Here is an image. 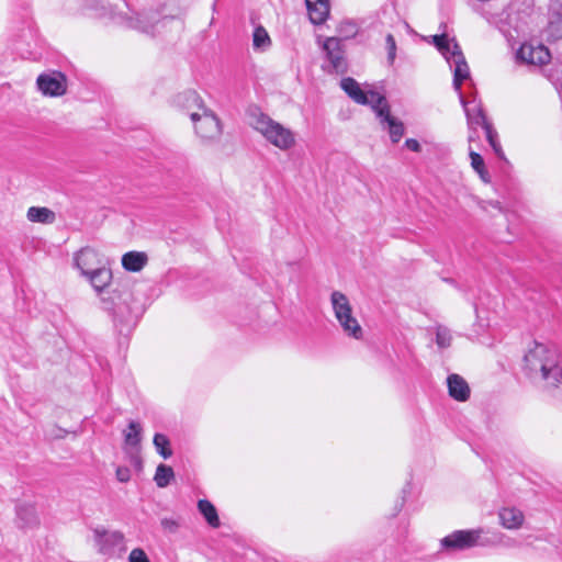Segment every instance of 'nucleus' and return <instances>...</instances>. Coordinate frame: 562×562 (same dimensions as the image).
Masks as SVG:
<instances>
[{"label":"nucleus","mask_w":562,"mask_h":562,"mask_svg":"<svg viewBox=\"0 0 562 562\" xmlns=\"http://www.w3.org/2000/svg\"><path fill=\"white\" fill-rule=\"evenodd\" d=\"M198 509L203 515V517L211 527H220L221 522L217 515V510L211 502H209L207 499H200L198 502Z\"/></svg>","instance_id":"24"},{"label":"nucleus","mask_w":562,"mask_h":562,"mask_svg":"<svg viewBox=\"0 0 562 562\" xmlns=\"http://www.w3.org/2000/svg\"><path fill=\"white\" fill-rule=\"evenodd\" d=\"M387 59L392 64L396 56V43L392 34H387L385 38Z\"/></svg>","instance_id":"35"},{"label":"nucleus","mask_w":562,"mask_h":562,"mask_svg":"<svg viewBox=\"0 0 562 562\" xmlns=\"http://www.w3.org/2000/svg\"><path fill=\"white\" fill-rule=\"evenodd\" d=\"M26 217L30 222L53 224L56 220L55 213L48 207L31 206L27 210Z\"/></svg>","instance_id":"23"},{"label":"nucleus","mask_w":562,"mask_h":562,"mask_svg":"<svg viewBox=\"0 0 562 562\" xmlns=\"http://www.w3.org/2000/svg\"><path fill=\"white\" fill-rule=\"evenodd\" d=\"M524 370L531 380L543 382L553 396L562 400V363L555 349L535 342L524 357Z\"/></svg>","instance_id":"1"},{"label":"nucleus","mask_w":562,"mask_h":562,"mask_svg":"<svg viewBox=\"0 0 562 562\" xmlns=\"http://www.w3.org/2000/svg\"><path fill=\"white\" fill-rule=\"evenodd\" d=\"M482 529L456 530L443 537L440 541L441 548L447 551H463L475 546H488L502 543L503 535L496 540H481Z\"/></svg>","instance_id":"5"},{"label":"nucleus","mask_w":562,"mask_h":562,"mask_svg":"<svg viewBox=\"0 0 562 562\" xmlns=\"http://www.w3.org/2000/svg\"><path fill=\"white\" fill-rule=\"evenodd\" d=\"M379 108L375 113L383 130H387L392 143H398L404 135V124L398 119L391 115L390 105L386 102L384 105H376Z\"/></svg>","instance_id":"12"},{"label":"nucleus","mask_w":562,"mask_h":562,"mask_svg":"<svg viewBox=\"0 0 562 562\" xmlns=\"http://www.w3.org/2000/svg\"><path fill=\"white\" fill-rule=\"evenodd\" d=\"M446 60L453 70V88L460 95V93H462V82L470 78V68L459 44L456 41H453L451 54L446 58Z\"/></svg>","instance_id":"8"},{"label":"nucleus","mask_w":562,"mask_h":562,"mask_svg":"<svg viewBox=\"0 0 562 562\" xmlns=\"http://www.w3.org/2000/svg\"><path fill=\"white\" fill-rule=\"evenodd\" d=\"M131 25L147 34H151L154 32V24L150 22L148 14H139L131 22Z\"/></svg>","instance_id":"33"},{"label":"nucleus","mask_w":562,"mask_h":562,"mask_svg":"<svg viewBox=\"0 0 562 562\" xmlns=\"http://www.w3.org/2000/svg\"><path fill=\"white\" fill-rule=\"evenodd\" d=\"M271 46V38L261 25L255 27L252 33V47L255 50L266 52Z\"/></svg>","instance_id":"25"},{"label":"nucleus","mask_w":562,"mask_h":562,"mask_svg":"<svg viewBox=\"0 0 562 562\" xmlns=\"http://www.w3.org/2000/svg\"><path fill=\"white\" fill-rule=\"evenodd\" d=\"M86 278L90 281L91 285L99 295L105 290L110 289L113 276L111 269L102 266L101 268L87 274Z\"/></svg>","instance_id":"19"},{"label":"nucleus","mask_w":562,"mask_h":562,"mask_svg":"<svg viewBox=\"0 0 562 562\" xmlns=\"http://www.w3.org/2000/svg\"><path fill=\"white\" fill-rule=\"evenodd\" d=\"M252 126L267 142L281 150H288L295 145L294 133L263 113L254 117Z\"/></svg>","instance_id":"3"},{"label":"nucleus","mask_w":562,"mask_h":562,"mask_svg":"<svg viewBox=\"0 0 562 562\" xmlns=\"http://www.w3.org/2000/svg\"><path fill=\"white\" fill-rule=\"evenodd\" d=\"M459 99L465 112L468 126L479 125L484 128L491 124L484 113L481 101L476 100V98L467 101L462 93H460Z\"/></svg>","instance_id":"15"},{"label":"nucleus","mask_w":562,"mask_h":562,"mask_svg":"<svg viewBox=\"0 0 562 562\" xmlns=\"http://www.w3.org/2000/svg\"><path fill=\"white\" fill-rule=\"evenodd\" d=\"M469 156L471 159V167L477 172L482 181L485 183L490 182V175L485 168L483 157L479 153L474 151L471 147L469 148Z\"/></svg>","instance_id":"26"},{"label":"nucleus","mask_w":562,"mask_h":562,"mask_svg":"<svg viewBox=\"0 0 562 562\" xmlns=\"http://www.w3.org/2000/svg\"><path fill=\"white\" fill-rule=\"evenodd\" d=\"M173 477L175 473L172 468L161 463L156 469L154 481L158 487L164 488L170 484Z\"/></svg>","instance_id":"27"},{"label":"nucleus","mask_w":562,"mask_h":562,"mask_svg":"<svg viewBox=\"0 0 562 562\" xmlns=\"http://www.w3.org/2000/svg\"><path fill=\"white\" fill-rule=\"evenodd\" d=\"M517 59L528 65L540 66L549 63L550 53L543 45L522 44L517 52Z\"/></svg>","instance_id":"14"},{"label":"nucleus","mask_w":562,"mask_h":562,"mask_svg":"<svg viewBox=\"0 0 562 562\" xmlns=\"http://www.w3.org/2000/svg\"><path fill=\"white\" fill-rule=\"evenodd\" d=\"M36 85L38 90L46 97H60L67 91V77L59 71L41 74Z\"/></svg>","instance_id":"10"},{"label":"nucleus","mask_w":562,"mask_h":562,"mask_svg":"<svg viewBox=\"0 0 562 562\" xmlns=\"http://www.w3.org/2000/svg\"><path fill=\"white\" fill-rule=\"evenodd\" d=\"M321 47L326 60L323 69L330 74H345L348 69V61L342 40L338 36L326 37L322 42Z\"/></svg>","instance_id":"6"},{"label":"nucleus","mask_w":562,"mask_h":562,"mask_svg":"<svg viewBox=\"0 0 562 562\" xmlns=\"http://www.w3.org/2000/svg\"><path fill=\"white\" fill-rule=\"evenodd\" d=\"M449 395L459 402H464L470 397V387L468 382L459 374H450L447 379Z\"/></svg>","instance_id":"16"},{"label":"nucleus","mask_w":562,"mask_h":562,"mask_svg":"<svg viewBox=\"0 0 562 562\" xmlns=\"http://www.w3.org/2000/svg\"><path fill=\"white\" fill-rule=\"evenodd\" d=\"M176 104L190 117L194 133L202 143L212 144L220 140L223 134L222 121L206 106L198 92L189 90L178 94Z\"/></svg>","instance_id":"2"},{"label":"nucleus","mask_w":562,"mask_h":562,"mask_svg":"<svg viewBox=\"0 0 562 562\" xmlns=\"http://www.w3.org/2000/svg\"><path fill=\"white\" fill-rule=\"evenodd\" d=\"M147 255L139 251H130L123 255L122 266L125 270L137 272L140 271L147 263Z\"/></svg>","instance_id":"22"},{"label":"nucleus","mask_w":562,"mask_h":562,"mask_svg":"<svg viewBox=\"0 0 562 562\" xmlns=\"http://www.w3.org/2000/svg\"><path fill=\"white\" fill-rule=\"evenodd\" d=\"M161 526L165 529H169L171 531H175L178 528V524L175 520L168 518L161 520Z\"/></svg>","instance_id":"40"},{"label":"nucleus","mask_w":562,"mask_h":562,"mask_svg":"<svg viewBox=\"0 0 562 562\" xmlns=\"http://www.w3.org/2000/svg\"><path fill=\"white\" fill-rule=\"evenodd\" d=\"M18 517L21 520H24L26 526H30V525H33L36 522V516H35L33 507H27V506L19 507Z\"/></svg>","instance_id":"34"},{"label":"nucleus","mask_w":562,"mask_h":562,"mask_svg":"<svg viewBox=\"0 0 562 562\" xmlns=\"http://www.w3.org/2000/svg\"><path fill=\"white\" fill-rule=\"evenodd\" d=\"M143 428L137 422H130L127 428L123 431L124 445L123 450L128 454L131 462L140 468L142 460L139 457L140 441Z\"/></svg>","instance_id":"9"},{"label":"nucleus","mask_w":562,"mask_h":562,"mask_svg":"<svg viewBox=\"0 0 562 562\" xmlns=\"http://www.w3.org/2000/svg\"><path fill=\"white\" fill-rule=\"evenodd\" d=\"M453 41L454 40H448L446 34L432 36V43L438 48V50L443 55L445 58H447L451 54Z\"/></svg>","instance_id":"30"},{"label":"nucleus","mask_w":562,"mask_h":562,"mask_svg":"<svg viewBox=\"0 0 562 562\" xmlns=\"http://www.w3.org/2000/svg\"><path fill=\"white\" fill-rule=\"evenodd\" d=\"M330 303L335 317L344 333L355 339H361L363 330L358 319L352 314V306L348 297L340 291H334L330 294Z\"/></svg>","instance_id":"4"},{"label":"nucleus","mask_w":562,"mask_h":562,"mask_svg":"<svg viewBox=\"0 0 562 562\" xmlns=\"http://www.w3.org/2000/svg\"><path fill=\"white\" fill-rule=\"evenodd\" d=\"M117 481L126 483L131 480V470L127 467H119L115 471Z\"/></svg>","instance_id":"37"},{"label":"nucleus","mask_w":562,"mask_h":562,"mask_svg":"<svg viewBox=\"0 0 562 562\" xmlns=\"http://www.w3.org/2000/svg\"><path fill=\"white\" fill-rule=\"evenodd\" d=\"M102 308L110 313L115 314L116 310H121V302L123 299V292L119 288H110L99 294Z\"/></svg>","instance_id":"20"},{"label":"nucleus","mask_w":562,"mask_h":562,"mask_svg":"<svg viewBox=\"0 0 562 562\" xmlns=\"http://www.w3.org/2000/svg\"><path fill=\"white\" fill-rule=\"evenodd\" d=\"M310 20L313 24H322L329 15L328 0H305Z\"/></svg>","instance_id":"18"},{"label":"nucleus","mask_w":562,"mask_h":562,"mask_svg":"<svg viewBox=\"0 0 562 562\" xmlns=\"http://www.w3.org/2000/svg\"><path fill=\"white\" fill-rule=\"evenodd\" d=\"M548 32L554 40L562 37V2L559 0H554L550 4Z\"/></svg>","instance_id":"17"},{"label":"nucleus","mask_w":562,"mask_h":562,"mask_svg":"<svg viewBox=\"0 0 562 562\" xmlns=\"http://www.w3.org/2000/svg\"><path fill=\"white\" fill-rule=\"evenodd\" d=\"M501 525L506 529H518L524 522V514L514 507H505L498 513Z\"/></svg>","instance_id":"21"},{"label":"nucleus","mask_w":562,"mask_h":562,"mask_svg":"<svg viewBox=\"0 0 562 562\" xmlns=\"http://www.w3.org/2000/svg\"><path fill=\"white\" fill-rule=\"evenodd\" d=\"M74 262L75 267L79 269L85 277L103 266L99 252L90 247H85L77 251L74 256Z\"/></svg>","instance_id":"13"},{"label":"nucleus","mask_w":562,"mask_h":562,"mask_svg":"<svg viewBox=\"0 0 562 562\" xmlns=\"http://www.w3.org/2000/svg\"><path fill=\"white\" fill-rule=\"evenodd\" d=\"M95 541L102 554L114 555L125 550L124 536L120 531L95 530Z\"/></svg>","instance_id":"11"},{"label":"nucleus","mask_w":562,"mask_h":562,"mask_svg":"<svg viewBox=\"0 0 562 562\" xmlns=\"http://www.w3.org/2000/svg\"><path fill=\"white\" fill-rule=\"evenodd\" d=\"M483 130L485 132L486 139H487L488 144L491 145L492 149L494 150L495 155L498 158L504 159L505 156H504V151L502 149L501 143L498 140V134L494 130L492 123L490 125H486Z\"/></svg>","instance_id":"28"},{"label":"nucleus","mask_w":562,"mask_h":562,"mask_svg":"<svg viewBox=\"0 0 562 562\" xmlns=\"http://www.w3.org/2000/svg\"><path fill=\"white\" fill-rule=\"evenodd\" d=\"M452 336L450 330L441 325L436 327V344L439 348H448L451 345Z\"/></svg>","instance_id":"32"},{"label":"nucleus","mask_w":562,"mask_h":562,"mask_svg":"<svg viewBox=\"0 0 562 562\" xmlns=\"http://www.w3.org/2000/svg\"><path fill=\"white\" fill-rule=\"evenodd\" d=\"M477 127H479V125L468 126V128H469L468 142L470 144L477 140L480 137L479 133H477Z\"/></svg>","instance_id":"39"},{"label":"nucleus","mask_w":562,"mask_h":562,"mask_svg":"<svg viewBox=\"0 0 562 562\" xmlns=\"http://www.w3.org/2000/svg\"><path fill=\"white\" fill-rule=\"evenodd\" d=\"M405 146L412 150V151H415V153H418L420 151L422 147H420V144L418 143L417 139H414V138H408L405 140Z\"/></svg>","instance_id":"38"},{"label":"nucleus","mask_w":562,"mask_h":562,"mask_svg":"<svg viewBox=\"0 0 562 562\" xmlns=\"http://www.w3.org/2000/svg\"><path fill=\"white\" fill-rule=\"evenodd\" d=\"M130 562H150L143 549H133L128 557Z\"/></svg>","instance_id":"36"},{"label":"nucleus","mask_w":562,"mask_h":562,"mask_svg":"<svg viewBox=\"0 0 562 562\" xmlns=\"http://www.w3.org/2000/svg\"><path fill=\"white\" fill-rule=\"evenodd\" d=\"M340 87L356 103L370 105L375 113L379 110L376 105H384L387 102L385 97L379 92L374 90H363L359 82L351 77L344 78L340 82Z\"/></svg>","instance_id":"7"},{"label":"nucleus","mask_w":562,"mask_h":562,"mask_svg":"<svg viewBox=\"0 0 562 562\" xmlns=\"http://www.w3.org/2000/svg\"><path fill=\"white\" fill-rule=\"evenodd\" d=\"M337 33L345 40L352 38L358 33V25L350 20L341 21L337 26Z\"/></svg>","instance_id":"31"},{"label":"nucleus","mask_w":562,"mask_h":562,"mask_svg":"<svg viewBox=\"0 0 562 562\" xmlns=\"http://www.w3.org/2000/svg\"><path fill=\"white\" fill-rule=\"evenodd\" d=\"M516 544H517L516 541L513 539H507V541L505 542V546H507V547H514Z\"/></svg>","instance_id":"41"},{"label":"nucleus","mask_w":562,"mask_h":562,"mask_svg":"<svg viewBox=\"0 0 562 562\" xmlns=\"http://www.w3.org/2000/svg\"><path fill=\"white\" fill-rule=\"evenodd\" d=\"M153 442L156 448V451L164 459H168L172 456V450L170 448V441L166 435L159 434V432L155 434Z\"/></svg>","instance_id":"29"},{"label":"nucleus","mask_w":562,"mask_h":562,"mask_svg":"<svg viewBox=\"0 0 562 562\" xmlns=\"http://www.w3.org/2000/svg\"><path fill=\"white\" fill-rule=\"evenodd\" d=\"M494 207H497L499 209V203L498 202H495V203H491Z\"/></svg>","instance_id":"42"}]
</instances>
